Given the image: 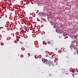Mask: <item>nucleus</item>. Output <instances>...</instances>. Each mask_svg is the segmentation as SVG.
I'll list each match as a JSON object with an SVG mask.
<instances>
[{
	"mask_svg": "<svg viewBox=\"0 0 78 78\" xmlns=\"http://www.w3.org/2000/svg\"><path fill=\"white\" fill-rule=\"evenodd\" d=\"M43 61H44V63L46 64H48V62L49 61L47 60V59H45L44 58L43 59Z\"/></svg>",
	"mask_w": 78,
	"mask_h": 78,
	"instance_id": "1",
	"label": "nucleus"
},
{
	"mask_svg": "<svg viewBox=\"0 0 78 78\" xmlns=\"http://www.w3.org/2000/svg\"><path fill=\"white\" fill-rule=\"evenodd\" d=\"M47 64L49 66H51L53 65V63L50 62H48V64Z\"/></svg>",
	"mask_w": 78,
	"mask_h": 78,
	"instance_id": "2",
	"label": "nucleus"
},
{
	"mask_svg": "<svg viewBox=\"0 0 78 78\" xmlns=\"http://www.w3.org/2000/svg\"><path fill=\"white\" fill-rule=\"evenodd\" d=\"M70 48H71V50H72V51H73V50H74L75 49V48L74 46H70Z\"/></svg>",
	"mask_w": 78,
	"mask_h": 78,
	"instance_id": "3",
	"label": "nucleus"
},
{
	"mask_svg": "<svg viewBox=\"0 0 78 78\" xmlns=\"http://www.w3.org/2000/svg\"><path fill=\"white\" fill-rule=\"evenodd\" d=\"M23 28H24V29H25V30H26V31H27V27H26V26H24L23 27Z\"/></svg>",
	"mask_w": 78,
	"mask_h": 78,
	"instance_id": "4",
	"label": "nucleus"
},
{
	"mask_svg": "<svg viewBox=\"0 0 78 78\" xmlns=\"http://www.w3.org/2000/svg\"><path fill=\"white\" fill-rule=\"evenodd\" d=\"M61 50H63V51H64V50H65V48H61Z\"/></svg>",
	"mask_w": 78,
	"mask_h": 78,
	"instance_id": "5",
	"label": "nucleus"
},
{
	"mask_svg": "<svg viewBox=\"0 0 78 78\" xmlns=\"http://www.w3.org/2000/svg\"><path fill=\"white\" fill-rule=\"evenodd\" d=\"M72 75L73 76V77H74V75H75L73 74H72Z\"/></svg>",
	"mask_w": 78,
	"mask_h": 78,
	"instance_id": "6",
	"label": "nucleus"
},
{
	"mask_svg": "<svg viewBox=\"0 0 78 78\" xmlns=\"http://www.w3.org/2000/svg\"><path fill=\"white\" fill-rule=\"evenodd\" d=\"M24 33H26V32H25V31H24Z\"/></svg>",
	"mask_w": 78,
	"mask_h": 78,
	"instance_id": "7",
	"label": "nucleus"
},
{
	"mask_svg": "<svg viewBox=\"0 0 78 78\" xmlns=\"http://www.w3.org/2000/svg\"><path fill=\"white\" fill-rule=\"evenodd\" d=\"M23 34L24 35H25V34L23 33Z\"/></svg>",
	"mask_w": 78,
	"mask_h": 78,
	"instance_id": "8",
	"label": "nucleus"
},
{
	"mask_svg": "<svg viewBox=\"0 0 78 78\" xmlns=\"http://www.w3.org/2000/svg\"><path fill=\"white\" fill-rule=\"evenodd\" d=\"M77 54L78 55V51H77Z\"/></svg>",
	"mask_w": 78,
	"mask_h": 78,
	"instance_id": "9",
	"label": "nucleus"
},
{
	"mask_svg": "<svg viewBox=\"0 0 78 78\" xmlns=\"http://www.w3.org/2000/svg\"><path fill=\"white\" fill-rule=\"evenodd\" d=\"M57 50V49H55V50Z\"/></svg>",
	"mask_w": 78,
	"mask_h": 78,
	"instance_id": "10",
	"label": "nucleus"
}]
</instances>
